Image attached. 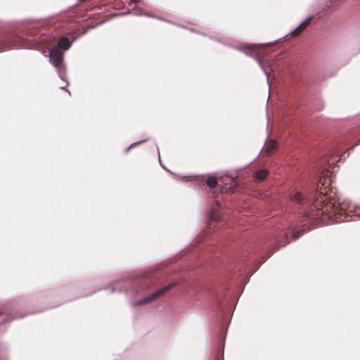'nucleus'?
Listing matches in <instances>:
<instances>
[{"instance_id": "obj_3", "label": "nucleus", "mask_w": 360, "mask_h": 360, "mask_svg": "<svg viewBox=\"0 0 360 360\" xmlns=\"http://www.w3.org/2000/svg\"><path fill=\"white\" fill-rule=\"evenodd\" d=\"M20 41L18 43H13L8 45L5 49H3L2 51L11 49H43L45 47H47L50 45L51 41L48 37H45L41 35L40 37H32L25 40L19 39Z\"/></svg>"}, {"instance_id": "obj_13", "label": "nucleus", "mask_w": 360, "mask_h": 360, "mask_svg": "<svg viewBox=\"0 0 360 360\" xmlns=\"http://www.w3.org/2000/svg\"><path fill=\"white\" fill-rule=\"evenodd\" d=\"M282 236H284V241H280L279 239H276V243L278 247L285 246L288 243V233L285 232Z\"/></svg>"}, {"instance_id": "obj_6", "label": "nucleus", "mask_w": 360, "mask_h": 360, "mask_svg": "<svg viewBox=\"0 0 360 360\" xmlns=\"http://www.w3.org/2000/svg\"><path fill=\"white\" fill-rule=\"evenodd\" d=\"M314 16L310 15L307 18H306L302 23H300L296 28H295L290 34L293 35L298 34L302 31H303L311 22Z\"/></svg>"}, {"instance_id": "obj_2", "label": "nucleus", "mask_w": 360, "mask_h": 360, "mask_svg": "<svg viewBox=\"0 0 360 360\" xmlns=\"http://www.w3.org/2000/svg\"><path fill=\"white\" fill-rule=\"evenodd\" d=\"M72 45V42L67 37L59 39L57 45L51 49L49 53L50 63L57 69L58 77L66 82V86L69 84L65 72V66L63 63L64 52Z\"/></svg>"}, {"instance_id": "obj_5", "label": "nucleus", "mask_w": 360, "mask_h": 360, "mask_svg": "<svg viewBox=\"0 0 360 360\" xmlns=\"http://www.w3.org/2000/svg\"><path fill=\"white\" fill-rule=\"evenodd\" d=\"M276 147V142L273 139H269V141H266L265 145L263 148L259 151V154H261L262 150H264V154L265 155H271Z\"/></svg>"}, {"instance_id": "obj_4", "label": "nucleus", "mask_w": 360, "mask_h": 360, "mask_svg": "<svg viewBox=\"0 0 360 360\" xmlns=\"http://www.w3.org/2000/svg\"><path fill=\"white\" fill-rule=\"evenodd\" d=\"M174 286V283L169 284V285L159 289L157 292L151 294L150 296L146 297L138 302H134V306L139 307V306H141V305H143L145 304L152 302L155 301L156 299H158V297L163 295L166 292L171 290Z\"/></svg>"}, {"instance_id": "obj_16", "label": "nucleus", "mask_w": 360, "mask_h": 360, "mask_svg": "<svg viewBox=\"0 0 360 360\" xmlns=\"http://www.w3.org/2000/svg\"><path fill=\"white\" fill-rule=\"evenodd\" d=\"M319 184H321V185L323 186L325 183H321V180H320V182ZM318 186H319V184H318Z\"/></svg>"}, {"instance_id": "obj_14", "label": "nucleus", "mask_w": 360, "mask_h": 360, "mask_svg": "<svg viewBox=\"0 0 360 360\" xmlns=\"http://www.w3.org/2000/svg\"><path fill=\"white\" fill-rule=\"evenodd\" d=\"M146 141V139L145 140H142V141H138V142H136V143H131L127 149H126V153H127L131 148H134L135 146H138L139 144L140 143H142L143 142Z\"/></svg>"}, {"instance_id": "obj_15", "label": "nucleus", "mask_w": 360, "mask_h": 360, "mask_svg": "<svg viewBox=\"0 0 360 360\" xmlns=\"http://www.w3.org/2000/svg\"><path fill=\"white\" fill-rule=\"evenodd\" d=\"M304 231H298V232H294L293 234L292 235V239H296V238H298L300 237V236L302 235L304 233Z\"/></svg>"}, {"instance_id": "obj_8", "label": "nucleus", "mask_w": 360, "mask_h": 360, "mask_svg": "<svg viewBox=\"0 0 360 360\" xmlns=\"http://www.w3.org/2000/svg\"><path fill=\"white\" fill-rule=\"evenodd\" d=\"M260 46L259 44H252L251 46L241 45L238 47V49L245 53L247 56H252V51L253 48Z\"/></svg>"}, {"instance_id": "obj_9", "label": "nucleus", "mask_w": 360, "mask_h": 360, "mask_svg": "<svg viewBox=\"0 0 360 360\" xmlns=\"http://www.w3.org/2000/svg\"><path fill=\"white\" fill-rule=\"evenodd\" d=\"M269 172L266 169H259L254 174V177L256 181H263L268 175Z\"/></svg>"}, {"instance_id": "obj_12", "label": "nucleus", "mask_w": 360, "mask_h": 360, "mask_svg": "<svg viewBox=\"0 0 360 360\" xmlns=\"http://www.w3.org/2000/svg\"><path fill=\"white\" fill-rule=\"evenodd\" d=\"M217 184V179L214 176H208L207 179V185L210 188H214Z\"/></svg>"}, {"instance_id": "obj_11", "label": "nucleus", "mask_w": 360, "mask_h": 360, "mask_svg": "<svg viewBox=\"0 0 360 360\" xmlns=\"http://www.w3.org/2000/svg\"><path fill=\"white\" fill-rule=\"evenodd\" d=\"M290 199L296 203H302L303 202V196L300 192H296L292 194Z\"/></svg>"}, {"instance_id": "obj_17", "label": "nucleus", "mask_w": 360, "mask_h": 360, "mask_svg": "<svg viewBox=\"0 0 360 360\" xmlns=\"http://www.w3.org/2000/svg\"><path fill=\"white\" fill-rule=\"evenodd\" d=\"M131 2H135L136 0H130Z\"/></svg>"}, {"instance_id": "obj_1", "label": "nucleus", "mask_w": 360, "mask_h": 360, "mask_svg": "<svg viewBox=\"0 0 360 360\" xmlns=\"http://www.w3.org/2000/svg\"><path fill=\"white\" fill-rule=\"evenodd\" d=\"M313 207L310 213L302 216V221H308L309 224L325 222L326 219L335 221L336 222L343 221L352 214L353 216L360 215V206L356 205L349 200H342L337 205L331 202H324L323 200L317 201Z\"/></svg>"}, {"instance_id": "obj_7", "label": "nucleus", "mask_w": 360, "mask_h": 360, "mask_svg": "<svg viewBox=\"0 0 360 360\" xmlns=\"http://www.w3.org/2000/svg\"><path fill=\"white\" fill-rule=\"evenodd\" d=\"M220 218L219 214L217 212V208H213L212 210L210 212L208 220H207V226L209 228L212 227V223L219 221Z\"/></svg>"}, {"instance_id": "obj_10", "label": "nucleus", "mask_w": 360, "mask_h": 360, "mask_svg": "<svg viewBox=\"0 0 360 360\" xmlns=\"http://www.w3.org/2000/svg\"><path fill=\"white\" fill-rule=\"evenodd\" d=\"M255 58L257 60L259 65L260 66L262 71L264 72V73L265 74V75L266 77L267 82L269 84V73L268 72L267 68L263 64L262 60L260 59V58L259 56H255Z\"/></svg>"}]
</instances>
